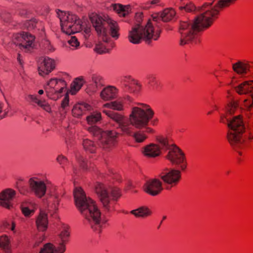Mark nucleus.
<instances>
[{
  "label": "nucleus",
  "mask_w": 253,
  "mask_h": 253,
  "mask_svg": "<svg viewBox=\"0 0 253 253\" xmlns=\"http://www.w3.org/2000/svg\"><path fill=\"white\" fill-rule=\"evenodd\" d=\"M227 98L230 102L226 108L225 114L221 115L220 122L227 124L229 128L228 140L239 154L242 155L243 151L249 147L251 142H253V130L243 134L245 128L241 116L238 115L231 119L230 116L237 109L239 102L232 96V92L230 91H227Z\"/></svg>",
  "instance_id": "1"
},
{
  "label": "nucleus",
  "mask_w": 253,
  "mask_h": 253,
  "mask_svg": "<svg viewBox=\"0 0 253 253\" xmlns=\"http://www.w3.org/2000/svg\"><path fill=\"white\" fill-rule=\"evenodd\" d=\"M74 196L76 206L84 217V223L88 224L94 232L101 233L105 227L108 220L102 217L100 210L95 202L87 197L80 187L75 188Z\"/></svg>",
  "instance_id": "2"
},
{
  "label": "nucleus",
  "mask_w": 253,
  "mask_h": 253,
  "mask_svg": "<svg viewBox=\"0 0 253 253\" xmlns=\"http://www.w3.org/2000/svg\"><path fill=\"white\" fill-rule=\"evenodd\" d=\"M89 18L101 40L96 43L95 51L99 54L108 52L114 45L111 37L117 40L120 36L118 23L108 16L97 14H92Z\"/></svg>",
  "instance_id": "3"
},
{
  "label": "nucleus",
  "mask_w": 253,
  "mask_h": 253,
  "mask_svg": "<svg viewBox=\"0 0 253 253\" xmlns=\"http://www.w3.org/2000/svg\"><path fill=\"white\" fill-rule=\"evenodd\" d=\"M57 14L63 33L71 35L81 32L85 40H87L91 35V25L88 21L81 20L77 15L70 12L58 10Z\"/></svg>",
  "instance_id": "4"
},
{
  "label": "nucleus",
  "mask_w": 253,
  "mask_h": 253,
  "mask_svg": "<svg viewBox=\"0 0 253 253\" xmlns=\"http://www.w3.org/2000/svg\"><path fill=\"white\" fill-rule=\"evenodd\" d=\"M154 111L148 105L137 103L131 108L129 121L132 126L137 129L148 127L149 123L153 126H157L159 120L154 118Z\"/></svg>",
  "instance_id": "5"
},
{
  "label": "nucleus",
  "mask_w": 253,
  "mask_h": 253,
  "mask_svg": "<svg viewBox=\"0 0 253 253\" xmlns=\"http://www.w3.org/2000/svg\"><path fill=\"white\" fill-rule=\"evenodd\" d=\"M158 15L153 16V20H148L145 27L132 25L129 31L127 39L133 44H139L142 41L149 42L151 40H157L160 35V29L159 26L154 27Z\"/></svg>",
  "instance_id": "6"
},
{
  "label": "nucleus",
  "mask_w": 253,
  "mask_h": 253,
  "mask_svg": "<svg viewBox=\"0 0 253 253\" xmlns=\"http://www.w3.org/2000/svg\"><path fill=\"white\" fill-rule=\"evenodd\" d=\"M95 190L105 209L108 211H113L115 202L117 201L121 196L120 189L118 187H114L111 188L109 194L104 184L100 182H96L95 185Z\"/></svg>",
  "instance_id": "7"
},
{
  "label": "nucleus",
  "mask_w": 253,
  "mask_h": 253,
  "mask_svg": "<svg viewBox=\"0 0 253 253\" xmlns=\"http://www.w3.org/2000/svg\"><path fill=\"white\" fill-rule=\"evenodd\" d=\"M70 236V228L68 225L63 224L60 228V232L55 240V245L51 243L44 245L40 253H64L66 251V245Z\"/></svg>",
  "instance_id": "8"
},
{
  "label": "nucleus",
  "mask_w": 253,
  "mask_h": 253,
  "mask_svg": "<svg viewBox=\"0 0 253 253\" xmlns=\"http://www.w3.org/2000/svg\"><path fill=\"white\" fill-rule=\"evenodd\" d=\"M88 131L99 140L100 146L106 150L114 147L117 143L118 134L114 130L103 131L96 126L88 128Z\"/></svg>",
  "instance_id": "9"
},
{
  "label": "nucleus",
  "mask_w": 253,
  "mask_h": 253,
  "mask_svg": "<svg viewBox=\"0 0 253 253\" xmlns=\"http://www.w3.org/2000/svg\"><path fill=\"white\" fill-rule=\"evenodd\" d=\"M156 142L149 143L142 148L141 153L144 156L147 158H156L168 147V139L165 136H157Z\"/></svg>",
  "instance_id": "10"
},
{
  "label": "nucleus",
  "mask_w": 253,
  "mask_h": 253,
  "mask_svg": "<svg viewBox=\"0 0 253 253\" xmlns=\"http://www.w3.org/2000/svg\"><path fill=\"white\" fill-rule=\"evenodd\" d=\"M166 150L168 153L166 158L173 165L177 167L181 171L186 169L187 167V160L184 153L175 145H170L168 142V147Z\"/></svg>",
  "instance_id": "11"
},
{
  "label": "nucleus",
  "mask_w": 253,
  "mask_h": 253,
  "mask_svg": "<svg viewBox=\"0 0 253 253\" xmlns=\"http://www.w3.org/2000/svg\"><path fill=\"white\" fill-rule=\"evenodd\" d=\"M44 90L47 96L55 100L66 93L67 91L64 82L59 81L56 78H51L46 82Z\"/></svg>",
  "instance_id": "12"
},
{
  "label": "nucleus",
  "mask_w": 253,
  "mask_h": 253,
  "mask_svg": "<svg viewBox=\"0 0 253 253\" xmlns=\"http://www.w3.org/2000/svg\"><path fill=\"white\" fill-rule=\"evenodd\" d=\"M252 61L246 59H240L232 64V69L237 74L231 78L228 84L233 85L237 83L240 78H243L251 73Z\"/></svg>",
  "instance_id": "13"
},
{
  "label": "nucleus",
  "mask_w": 253,
  "mask_h": 253,
  "mask_svg": "<svg viewBox=\"0 0 253 253\" xmlns=\"http://www.w3.org/2000/svg\"><path fill=\"white\" fill-rule=\"evenodd\" d=\"M30 190L34 195L42 198L45 194L48 181L46 177L42 175H37L31 177L28 180Z\"/></svg>",
  "instance_id": "14"
},
{
  "label": "nucleus",
  "mask_w": 253,
  "mask_h": 253,
  "mask_svg": "<svg viewBox=\"0 0 253 253\" xmlns=\"http://www.w3.org/2000/svg\"><path fill=\"white\" fill-rule=\"evenodd\" d=\"M13 42L21 50L26 52L31 51L37 46L35 37L27 32L14 35Z\"/></svg>",
  "instance_id": "15"
},
{
  "label": "nucleus",
  "mask_w": 253,
  "mask_h": 253,
  "mask_svg": "<svg viewBox=\"0 0 253 253\" xmlns=\"http://www.w3.org/2000/svg\"><path fill=\"white\" fill-rule=\"evenodd\" d=\"M102 112L110 119L119 124V127L122 131L127 135L132 134V126L129 121V116L128 120L125 118L124 116L120 114L115 112L112 110H107L106 109H102Z\"/></svg>",
  "instance_id": "16"
},
{
  "label": "nucleus",
  "mask_w": 253,
  "mask_h": 253,
  "mask_svg": "<svg viewBox=\"0 0 253 253\" xmlns=\"http://www.w3.org/2000/svg\"><path fill=\"white\" fill-rule=\"evenodd\" d=\"M181 171L179 169L164 170L159 176L164 183L173 187L177 185L181 179Z\"/></svg>",
  "instance_id": "17"
},
{
  "label": "nucleus",
  "mask_w": 253,
  "mask_h": 253,
  "mask_svg": "<svg viewBox=\"0 0 253 253\" xmlns=\"http://www.w3.org/2000/svg\"><path fill=\"white\" fill-rule=\"evenodd\" d=\"M144 191L149 195L155 196L163 190L162 182L159 178H151L147 180L143 185Z\"/></svg>",
  "instance_id": "18"
},
{
  "label": "nucleus",
  "mask_w": 253,
  "mask_h": 253,
  "mask_svg": "<svg viewBox=\"0 0 253 253\" xmlns=\"http://www.w3.org/2000/svg\"><path fill=\"white\" fill-rule=\"evenodd\" d=\"M106 8L115 12L119 17H126L131 12V6L129 4L123 5L120 3H106Z\"/></svg>",
  "instance_id": "19"
},
{
  "label": "nucleus",
  "mask_w": 253,
  "mask_h": 253,
  "mask_svg": "<svg viewBox=\"0 0 253 253\" xmlns=\"http://www.w3.org/2000/svg\"><path fill=\"white\" fill-rule=\"evenodd\" d=\"M16 192L11 188H7L0 193V205L10 209L13 207L12 201L15 197Z\"/></svg>",
  "instance_id": "20"
},
{
  "label": "nucleus",
  "mask_w": 253,
  "mask_h": 253,
  "mask_svg": "<svg viewBox=\"0 0 253 253\" xmlns=\"http://www.w3.org/2000/svg\"><path fill=\"white\" fill-rule=\"evenodd\" d=\"M121 83L130 92H138L141 88L140 83L130 75L122 77Z\"/></svg>",
  "instance_id": "21"
},
{
  "label": "nucleus",
  "mask_w": 253,
  "mask_h": 253,
  "mask_svg": "<svg viewBox=\"0 0 253 253\" xmlns=\"http://www.w3.org/2000/svg\"><path fill=\"white\" fill-rule=\"evenodd\" d=\"M60 192L55 187L51 188L47 199V203L50 210L55 211L58 210L60 201Z\"/></svg>",
  "instance_id": "22"
},
{
  "label": "nucleus",
  "mask_w": 253,
  "mask_h": 253,
  "mask_svg": "<svg viewBox=\"0 0 253 253\" xmlns=\"http://www.w3.org/2000/svg\"><path fill=\"white\" fill-rule=\"evenodd\" d=\"M91 83L87 87V92L94 93L100 90L105 84L104 78L98 74H94L91 76Z\"/></svg>",
  "instance_id": "23"
},
{
  "label": "nucleus",
  "mask_w": 253,
  "mask_h": 253,
  "mask_svg": "<svg viewBox=\"0 0 253 253\" xmlns=\"http://www.w3.org/2000/svg\"><path fill=\"white\" fill-rule=\"evenodd\" d=\"M55 67V61L48 57L42 59L39 66V73L41 76H44L51 72Z\"/></svg>",
  "instance_id": "24"
},
{
  "label": "nucleus",
  "mask_w": 253,
  "mask_h": 253,
  "mask_svg": "<svg viewBox=\"0 0 253 253\" xmlns=\"http://www.w3.org/2000/svg\"><path fill=\"white\" fill-rule=\"evenodd\" d=\"M119 89L114 85H108L104 87L99 93L100 98L104 101H108L117 98Z\"/></svg>",
  "instance_id": "25"
},
{
  "label": "nucleus",
  "mask_w": 253,
  "mask_h": 253,
  "mask_svg": "<svg viewBox=\"0 0 253 253\" xmlns=\"http://www.w3.org/2000/svg\"><path fill=\"white\" fill-rule=\"evenodd\" d=\"M175 11L172 8H166L164 9L161 13H155L152 15V19L149 20H153V16L157 14L158 17L157 20H156V24H154V27L159 26L160 29V32H161V24L160 21L162 20L164 22H168L171 20L175 15Z\"/></svg>",
  "instance_id": "26"
},
{
  "label": "nucleus",
  "mask_w": 253,
  "mask_h": 253,
  "mask_svg": "<svg viewBox=\"0 0 253 253\" xmlns=\"http://www.w3.org/2000/svg\"><path fill=\"white\" fill-rule=\"evenodd\" d=\"M20 209L24 216L30 218L35 214L38 209V205L34 201L26 200L21 204Z\"/></svg>",
  "instance_id": "27"
},
{
  "label": "nucleus",
  "mask_w": 253,
  "mask_h": 253,
  "mask_svg": "<svg viewBox=\"0 0 253 253\" xmlns=\"http://www.w3.org/2000/svg\"><path fill=\"white\" fill-rule=\"evenodd\" d=\"M36 225L39 231L44 232L46 230L48 225L47 214L41 210L35 220Z\"/></svg>",
  "instance_id": "28"
},
{
  "label": "nucleus",
  "mask_w": 253,
  "mask_h": 253,
  "mask_svg": "<svg viewBox=\"0 0 253 253\" xmlns=\"http://www.w3.org/2000/svg\"><path fill=\"white\" fill-rule=\"evenodd\" d=\"M235 90L240 95H249L253 91V80L244 81L235 87Z\"/></svg>",
  "instance_id": "29"
},
{
  "label": "nucleus",
  "mask_w": 253,
  "mask_h": 253,
  "mask_svg": "<svg viewBox=\"0 0 253 253\" xmlns=\"http://www.w3.org/2000/svg\"><path fill=\"white\" fill-rule=\"evenodd\" d=\"M144 128H145V130H139L136 131L134 132L133 130H132V134L130 135L132 136L133 139L136 142L138 143L143 142L148 138L147 133L153 134L155 132V130L150 127H146Z\"/></svg>",
  "instance_id": "30"
},
{
  "label": "nucleus",
  "mask_w": 253,
  "mask_h": 253,
  "mask_svg": "<svg viewBox=\"0 0 253 253\" xmlns=\"http://www.w3.org/2000/svg\"><path fill=\"white\" fill-rule=\"evenodd\" d=\"M92 109V107L90 104L85 102H80L74 105L72 112L74 117L78 118Z\"/></svg>",
  "instance_id": "31"
},
{
  "label": "nucleus",
  "mask_w": 253,
  "mask_h": 253,
  "mask_svg": "<svg viewBox=\"0 0 253 253\" xmlns=\"http://www.w3.org/2000/svg\"><path fill=\"white\" fill-rule=\"evenodd\" d=\"M126 98L128 101H131V99L129 96H127L126 98H120L114 101L103 104L102 109H106V108H109L117 111H123L124 109L125 100Z\"/></svg>",
  "instance_id": "32"
},
{
  "label": "nucleus",
  "mask_w": 253,
  "mask_h": 253,
  "mask_svg": "<svg viewBox=\"0 0 253 253\" xmlns=\"http://www.w3.org/2000/svg\"><path fill=\"white\" fill-rule=\"evenodd\" d=\"M27 99L30 102L37 104L38 106L47 112H50L51 110L50 105L45 100H41L37 95H29L27 96Z\"/></svg>",
  "instance_id": "33"
},
{
  "label": "nucleus",
  "mask_w": 253,
  "mask_h": 253,
  "mask_svg": "<svg viewBox=\"0 0 253 253\" xmlns=\"http://www.w3.org/2000/svg\"><path fill=\"white\" fill-rule=\"evenodd\" d=\"M85 83V81L84 77L80 76L75 78L71 84L69 93L72 95L76 94Z\"/></svg>",
  "instance_id": "34"
},
{
  "label": "nucleus",
  "mask_w": 253,
  "mask_h": 253,
  "mask_svg": "<svg viewBox=\"0 0 253 253\" xmlns=\"http://www.w3.org/2000/svg\"><path fill=\"white\" fill-rule=\"evenodd\" d=\"M130 213L136 217H146L151 215V211L147 207H141L131 211Z\"/></svg>",
  "instance_id": "35"
},
{
  "label": "nucleus",
  "mask_w": 253,
  "mask_h": 253,
  "mask_svg": "<svg viewBox=\"0 0 253 253\" xmlns=\"http://www.w3.org/2000/svg\"><path fill=\"white\" fill-rule=\"evenodd\" d=\"M176 3L181 10L184 9L187 12H191L195 9V5L192 3H188L187 0H176Z\"/></svg>",
  "instance_id": "36"
},
{
  "label": "nucleus",
  "mask_w": 253,
  "mask_h": 253,
  "mask_svg": "<svg viewBox=\"0 0 253 253\" xmlns=\"http://www.w3.org/2000/svg\"><path fill=\"white\" fill-rule=\"evenodd\" d=\"M83 145L84 149L88 153H95L96 150V146L94 143L88 139L83 140Z\"/></svg>",
  "instance_id": "37"
},
{
  "label": "nucleus",
  "mask_w": 253,
  "mask_h": 253,
  "mask_svg": "<svg viewBox=\"0 0 253 253\" xmlns=\"http://www.w3.org/2000/svg\"><path fill=\"white\" fill-rule=\"evenodd\" d=\"M101 120V114L99 111H95L86 117V121L89 125H93Z\"/></svg>",
  "instance_id": "38"
},
{
  "label": "nucleus",
  "mask_w": 253,
  "mask_h": 253,
  "mask_svg": "<svg viewBox=\"0 0 253 253\" xmlns=\"http://www.w3.org/2000/svg\"><path fill=\"white\" fill-rule=\"evenodd\" d=\"M146 83L149 88L155 89L159 85V82L154 75H149L146 79Z\"/></svg>",
  "instance_id": "39"
},
{
  "label": "nucleus",
  "mask_w": 253,
  "mask_h": 253,
  "mask_svg": "<svg viewBox=\"0 0 253 253\" xmlns=\"http://www.w3.org/2000/svg\"><path fill=\"white\" fill-rule=\"evenodd\" d=\"M76 158L79 164L84 170H89L92 167L91 164L86 161L83 156L77 155Z\"/></svg>",
  "instance_id": "40"
},
{
  "label": "nucleus",
  "mask_w": 253,
  "mask_h": 253,
  "mask_svg": "<svg viewBox=\"0 0 253 253\" xmlns=\"http://www.w3.org/2000/svg\"><path fill=\"white\" fill-rule=\"evenodd\" d=\"M23 182V179H19L16 183V187L20 194L26 195L28 194L30 191L26 186L23 185L21 183Z\"/></svg>",
  "instance_id": "41"
},
{
  "label": "nucleus",
  "mask_w": 253,
  "mask_h": 253,
  "mask_svg": "<svg viewBox=\"0 0 253 253\" xmlns=\"http://www.w3.org/2000/svg\"><path fill=\"white\" fill-rule=\"evenodd\" d=\"M10 241L8 237L5 235L0 236V247L4 249H8Z\"/></svg>",
  "instance_id": "42"
},
{
  "label": "nucleus",
  "mask_w": 253,
  "mask_h": 253,
  "mask_svg": "<svg viewBox=\"0 0 253 253\" xmlns=\"http://www.w3.org/2000/svg\"><path fill=\"white\" fill-rule=\"evenodd\" d=\"M143 14L141 12H138L135 13L133 25H138L139 27H145V25H142L143 20Z\"/></svg>",
  "instance_id": "43"
},
{
  "label": "nucleus",
  "mask_w": 253,
  "mask_h": 253,
  "mask_svg": "<svg viewBox=\"0 0 253 253\" xmlns=\"http://www.w3.org/2000/svg\"><path fill=\"white\" fill-rule=\"evenodd\" d=\"M68 43L70 48L72 50L78 49L80 47V42L75 36H72L68 40Z\"/></svg>",
  "instance_id": "44"
},
{
  "label": "nucleus",
  "mask_w": 253,
  "mask_h": 253,
  "mask_svg": "<svg viewBox=\"0 0 253 253\" xmlns=\"http://www.w3.org/2000/svg\"><path fill=\"white\" fill-rule=\"evenodd\" d=\"M42 47L47 52H53L54 51L53 46L51 44L50 41L47 39H44L42 42Z\"/></svg>",
  "instance_id": "45"
},
{
  "label": "nucleus",
  "mask_w": 253,
  "mask_h": 253,
  "mask_svg": "<svg viewBox=\"0 0 253 253\" xmlns=\"http://www.w3.org/2000/svg\"><path fill=\"white\" fill-rule=\"evenodd\" d=\"M38 24V22L35 19H32L26 21L24 24V28L27 29L28 30H31L33 29L36 27V25Z\"/></svg>",
  "instance_id": "46"
},
{
  "label": "nucleus",
  "mask_w": 253,
  "mask_h": 253,
  "mask_svg": "<svg viewBox=\"0 0 253 253\" xmlns=\"http://www.w3.org/2000/svg\"><path fill=\"white\" fill-rule=\"evenodd\" d=\"M8 111L7 107L4 103L0 101V120L4 118Z\"/></svg>",
  "instance_id": "47"
},
{
  "label": "nucleus",
  "mask_w": 253,
  "mask_h": 253,
  "mask_svg": "<svg viewBox=\"0 0 253 253\" xmlns=\"http://www.w3.org/2000/svg\"><path fill=\"white\" fill-rule=\"evenodd\" d=\"M67 93V92L66 91V93H65L66 95L62 101L61 103V108L63 110L64 113L66 112V108L68 107L69 103V98L68 95Z\"/></svg>",
  "instance_id": "48"
},
{
  "label": "nucleus",
  "mask_w": 253,
  "mask_h": 253,
  "mask_svg": "<svg viewBox=\"0 0 253 253\" xmlns=\"http://www.w3.org/2000/svg\"><path fill=\"white\" fill-rule=\"evenodd\" d=\"M59 81H63L65 84V88L67 89V83L70 81L71 77L70 75L66 73H64L62 74L60 78H58Z\"/></svg>",
  "instance_id": "49"
},
{
  "label": "nucleus",
  "mask_w": 253,
  "mask_h": 253,
  "mask_svg": "<svg viewBox=\"0 0 253 253\" xmlns=\"http://www.w3.org/2000/svg\"><path fill=\"white\" fill-rule=\"evenodd\" d=\"M243 105L246 109L249 110L253 107V101L250 97L249 99H245L244 100Z\"/></svg>",
  "instance_id": "50"
},
{
  "label": "nucleus",
  "mask_w": 253,
  "mask_h": 253,
  "mask_svg": "<svg viewBox=\"0 0 253 253\" xmlns=\"http://www.w3.org/2000/svg\"><path fill=\"white\" fill-rule=\"evenodd\" d=\"M160 4L159 0H152L148 2L145 6V8H150L154 7L155 5H158Z\"/></svg>",
  "instance_id": "51"
},
{
  "label": "nucleus",
  "mask_w": 253,
  "mask_h": 253,
  "mask_svg": "<svg viewBox=\"0 0 253 253\" xmlns=\"http://www.w3.org/2000/svg\"><path fill=\"white\" fill-rule=\"evenodd\" d=\"M57 161L60 164H64L67 162V159L63 155H59L57 158Z\"/></svg>",
  "instance_id": "52"
},
{
  "label": "nucleus",
  "mask_w": 253,
  "mask_h": 253,
  "mask_svg": "<svg viewBox=\"0 0 253 253\" xmlns=\"http://www.w3.org/2000/svg\"><path fill=\"white\" fill-rule=\"evenodd\" d=\"M15 224L14 222H12L11 227V230L13 232H15Z\"/></svg>",
  "instance_id": "53"
},
{
  "label": "nucleus",
  "mask_w": 253,
  "mask_h": 253,
  "mask_svg": "<svg viewBox=\"0 0 253 253\" xmlns=\"http://www.w3.org/2000/svg\"><path fill=\"white\" fill-rule=\"evenodd\" d=\"M43 92H44V91L42 89H40L38 91V93L40 94V95H42V94H43Z\"/></svg>",
  "instance_id": "54"
},
{
  "label": "nucleus",
  "mask_w": 253,
  "mask_h": 253,
  "mask_svg": "<svg viewBox=\"0 0 253 253\" xmlns=\"http://www.w3.org/2000/svg\"><path fill=\"white\" fill-rule=\"evenodd\" d=\"M73 172L75 174H77L78 173L77 171V170L75 169L74 168H73Z\"/></svg>",
  "instance_id": "55"
},
{
  "label": "nucleus",
  "mask_w": 253,
  "mask_h": 253,
  "mask_svg": "<svg viewBox=\"0 0 253 253\" xmlns=\"http://www.w3.org/2000/svg\"><path fill=\"white\" fill-rule=\"evenodd\" d=\"M17 60L19 61L20 64H21V61L20 59V55H18V57H17Z\"/></svg>",
  "instance_id": "56"
},
{
  "label": "nucleus",
  "mask_w": 253,
  "mask_h": 253,
  "mask_svg": "<svg viewBox=\"0 0 253 253\" xmlns=\"http://www.w3.org/2000/svg\"><path fill=\"white\" fill-rule=\"evenodd\" d=\"M65 142H66L67 146L68 147L69 146V143H68V142L67 140H65Z\"/></svg>",
  "instance_id": "57"
},
{
  "label": "nucleus",
  "mask_w": 253,
  "mask_h": 253,
  "mask_svg": "<svg viewBox=\"0 0 253 253\" xmlns=\"http://www.w3.org/2000/svg\"><path fill=\"white\" fill-rule=\"evenodd\" d=\"M39 245V243H36V244H35V246H38Z\"/></svg>",
  "instance_id": "58"
},
{
  "label": "nucleus",
  "mask_w": 253,
  "mask_h": 253,
  "mask_svg": "<svg viewBox=\"0 0 253 253\" xmlns=\"http://www.w3.org/2000/svg\"><path fill=\"white\" fill-rule=\"evenodd\" d=\"M215 110H217V107H216V106H215Z\"/></svg>",
  "instance_id": "59"
},
{
  "label": "nucleus",
  "mask_w": 253,
  "mask_h": 253,
  "mask_svg": "<svg viewBox=\"0 0 253 253\" xmlns=\"http://www.w3.org/2000/svg\"><path fill=\"white\" fill-rule=\"evenodd\" d=\"M211 113V112H209L208 113V115H209V114H210Z\"/></svg>",
  "instance_id": "60"
},
{
  "label": "nucleus",
  "mask_w": 253,
  "mask_h": 253,
  "mask_svg": "<svg viewBox=\"0 0 253 253\" xmlns=\"http://www.w3.org/2000/svg\"><path fill=\"white\" fill-rule=\"evenodd\" d=\"M252 63H253V61H252Z\"/></svg>",
  "instance_id": "61"
}]
</instances>
